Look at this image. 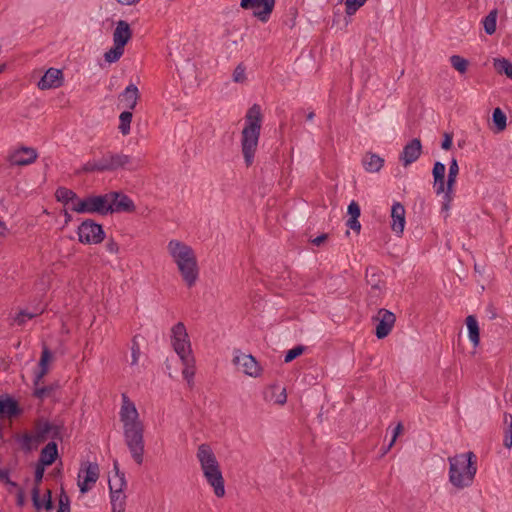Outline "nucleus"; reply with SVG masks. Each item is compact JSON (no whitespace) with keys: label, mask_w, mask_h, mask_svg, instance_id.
<instances>
[{"label":"nucleus","mask_w":512,"mask_h":512,"mask_svg":"<svg viewBox=\"0 0 512 512\" xmlns=\"http://www.w3.org/2000/svg\"><path fill=\"white\" fill-rule=\"evenodd\" d=\"M63 430V424L53 423L41 417L34 421L32 433L17 434L15 437L21 449L30 452L48 439L62 441Z\"/></svg>","instance_id":"obj_1"},{"label":"nucleus","mask_w":512,"mask_h":512,"mask_svg":"<svg viewBox=\"0 0 512 512\" xmlns=\"http://www.w3.org/2000/svg\"><path fill=\"white\" fill-rule=\"evenodd\" d=\"M262 123L261 108L253 104L246 113L245 126L241 132V149L246 166H251L258 147Z\"/></svg>","instance_id":"obj_2"},{"label":"nucleus","mask_w":512,"mask_h":512,"mask_svg":"<svg viewBox=\"0 0 512 512\" xmlns=\"http://www.w3.org/2000/svg\"><path fill=\"white\" fill-rule=\"evenodd\" d=\"M168 252L176 263L185 284L191 288L199 276L197 260L193 249L179 240H171L167 246Z\"/></svg>","instance_id":"obj_3"},{"label":"nucleus","mask_w":512,"mask_h":512,"mask_svg":"<svg viewBox=\"0 0 512 512\" xmlns=\"http://www.w3.org/2000/svg\"><path fill=\"white\" fill-rule=\"evenodd\" d=\"M449 481L459 489L469 487L477 472L476 456L473 452L458 454L448 458Z\"/></svg>","instance_id":"obj_4"},{"label":"nucleus","mask_w":512,"mask_h":512,"mask_svg":"<svg viewBox=\"0 0 512 512\" xmlns=\"http://www.w3.org/2000/svg\"><path fill=\"white\" fill-rule=\"evenodd\" d=\"M197 459L207 483L213 488L214 494L221 498L225 495V481L219 462L208 444H201L197 449Z\"/></svg>","instance_id":"obj_5"},{"label":"nucleus","mask_w":512,"mask_h":512,"mask_svg":"<svg viewBox=\"0 0 512 512\" xmlns=\"http://www.w3.org/2000/svg\"><path fill=\"white\" fill-rule=\"evenodd\" d=\"M133 164L134 161L131 158V156L126 155L124 153H114L112 151H107L101 156L100 159L90 160L86 162L82 166L81 172L103 173L116 171L120 168L132 170L136 168V166H134Z\"/></svg>","instance_id":"obj_6"},{"label":"nucleus","mask_w":512,"mask_h":512,"mask_svg":"<svg viewBox=\"0 0 512 512\" xmlns=\"http://www.w3.org/2000/svg\"><path fill=\"white\" fill-rule=\"evenodd\" d=\"M125 443L133 460L141 465L144 456V426L143 424H126L123 427Z\"/></svg>","instance_id":"obj_7"},{"label":"nucleus","mask_w":512,"mask_h":512,"mask_svg":"<svg viewBox=\"0 0 512 512\" xmlns=\"http://www.w3.org/2000/svg\"><path fill=\"white\" fill-rule=\"evenodd\" d=\"M108 197V193L103 195H91L82 200H78L71 209L77 213H98L100 215H108L111 214Z\"/></svg>","instance_id":"obj_8"},{"label":"nucleus","mask_w":512,"mask_h":512,"mask_svg":"<svg viewBox=\"0 0 512 512\" xmlns=\"http://www.w3.org/2000/svg\"><path fill=\"white\" fill-rule=\"evenodd\" d=\"M171 342L174 351L179 356L180 360L191 362L192 349L189 336L184 323L178 322L171 329Z\"/></svg>","instance_id":"obj_9"},{"label":"nucleus","mask_w":512,"mask_h":512,"mask_svg":"<svg viewBox=\"0 0 512 512\" xmlns=\"http://www.w3.org/2000/svg\"><path fill=\"white\" fill-rule=\"evenodd\" d=\"M79 241L83 244H99L105 239L102 226L92 219L84 220L77 230Z\"/></svg>","instance_id":"obj_10"},{"label":"nucleus","mask_w":512,"mask_h":512,"mask_svg":"<svg viewBox=\"0 0 512 512\" xmlns=\"http://www.w3.org/2000/svg\"><path fill=\"white\" fill-rule=\"evenodd\" d=\"M275 5V0H241L240 6L243 9H255L253 15L261 22H267Z\"/></svg>","instance_id":"obj_11"},{"label":"nucleus","mask_w":512,"mask_h":512,"mask_svg":"<svg viewBox=\"0 0 512 512\" xmlns=\"http://www.w3.org/2000/svg\"><path fill=\"white\" fill-rule=\"evenodd\" d=\"M377 322L375 328V335L378 339L387 337L392 328L394 327L396 317L395 314L387 309H380L377 315L373 318Z\"/></svg>","instance_id":"obj_12"},{"label":"nucleus","mask_w":512,"mask_h":512,"mask_svg":"<svg viewBox=\"0 0 512 512\" xmlns=\"http://www.w3.org/2000/svg\"><path fill=\"white\" fill-rule=\"evenodd\" d=\"M108 196L111 214L120 212L131 213L135 211L136 206L133 200L122 192L111 191L108 193Z\"/></svg>","instance_id":"obj_13"},{"label":"nucleus","mask_w":512,"mask_h":512,"mask_svg":"<svg viewBox=\"0 0 512 512\" xmlns=\"http://www.w3.org/2000/svg\"><path fill=\"white\" fill-rule=\"evenodd\" d=\"M119 414L123 427H126V424H143L139 420V413L135 404L130 401L126 394H122V406Z\"/></svg>","instance_id":"obj_14"},{"label":"nucleus","mask_w":512,"mask_h":512,"mask_svg":"<svg viewBox=\"0 0 512 512\" xmlns=\"http://www.w3.org/2000/svg\"><path fill=\"white\" fill-rule=\"evenodd\" d=\"M421 153V141L418 138H414L404 146L403 151L400 154L399 160L402 162L403 166L407 167L408 165L418 160Z\"/></svg>","instance_id":"obj_15"},{"label":"nucleus","mask_w":512,"mask_h":512,"mask_svg":"<svg viewBox=\"0 0 512 512\" xmlns=\"http://www.w3.org/2000/svg\"><path fill=\"white\" fill-rule=\"evenodd\" d=\"M38 157L37 151L31 147L22 146L9 156L12 165L26 166L32 164Z\"/></svg>","instance_id":"obj_16"},{"label":"nucleus","mask_w":512,"mask_h":512,"mask_svg":"<svg viewBox=\"0 0 512 512\" xmlns=\"http://www.w3.org/2000/svg\"><path fill=\"white\" fill-rule=\"evenodd\" d=\"M63 80L62 70L57 68H49L39 80L37 86L41 90L59 88L63 85Z\"/></svg>","instance_id":"obj_17"},{"label":"nucleus","mask_w":512,"mask_h":512,"mask_svg":"<svg viewBox=\"0 0 512 512\" xmlns=\"http://www.w3.org/2000/svg\"><path fill=\"white\" fill-rule=\"evenodd\" d=\"M19 403L9 395L0 396V415L7 418H15L22 414Z\"/></svg>","instance_id":"obj_18"},{"label":"nucleus","mask_w":512,"mask_h":512,"mask_svg":"<svg viewBox=\"0 0 512 512\" xmlns=\"http://www.w3.org/2000/svg\"><path fill=\"white\" fill-rule=\"evenodd\" d=\"M234 363L242 368L243 372L249 376L257 377L260 373L258 362L252 355L242 354L234 358Z\"/></svg>","instance_id":"obj_19"},{"label":"nucleus","mask_w":512,"mask_h":512,"mask_svg":"<svg viewBox=\"0 0 512 512\" xmlns=\"http://www.w3.org/2000/svg\"><path fill=\"white\" fill-rule=\"evenodd\" d=\"M131 37L132 30L130 28V25L124 20H119L113 32L114 44L125 48L126 44L129 42Z\"/></svg>","instance_id":"obj_20"},{"label":"nucleus","mask_w":512,"mask_h":512,"mask_svg":"<svg viewBox=\"0 0 512 512\" xmlns=\"http://www.w3.org/2000/svg\"><path fill=\"white\" fill-rule=\"evenodd\" d=\"M392 224L391 229L397 234H402L405 227V208L399 203L395 202L391 209Z\"/></svg>","instance_id":"obj_21"},{"label":"nucleus","mask_w":512,"mask_h":512,"mask_svg":"<svg viewBox=\"0 0 512 512\" xmlns=\"http://www.w3.org/2000/svg\"><path fill=\"white\" fill-rule=\"evenodd\" d=\"M99 466L97 463L88 462L85 468L81 469L80 472H84V480L79 483V488L82 493H86L90 487L89 483H95L99 478Z\"/></svg>","instance_id":"obj_22"},{"label":"nucleus","mask_w":512,"mask_h":512,"mask_svg":"<svg viewBox=\"0 0 512 512\" xmlns=\"http://www.w3.org/2000/svg\"><path fill=\"white\" fill-rule=\"evenodd\" d=\"M138 99L139 90L135 84L128 85L119 95V101L123 103L125 108L130 110L135 109Z\"/></svg>","instance_id":"obj_23"},{"label":"nucleus","mask_w":512,"mask_h":512,"mask_svg":"<svg viewBox=\"0 0 512 512\" xmlns=\"http://www.w3.org/2000/svg\"><path fill=\"white\" fill-rule=\"evenodd\" d=\"M114 475L109 478V490L110 493L123 492L127 486L125 474L119 470V464L117 460L113 462Z\"/></svg>","instance_id":"obj_24"},{"label":"nucleus","mask_w":512,"mask_h":512,"mask_svg":"<svg viewBox=\"0 0 512 512\" xmlns=\"http://www.w3.org/2000/svg\"><path fill=\"white\" fill-rule=\"evenodd\" d=\"M445 171L446 167L442 162H435L432 175L434 178V188L437 195L444 193L445 191Z\"/></svg>","instance_id":"obj_25"},{"label":"nucleus","mask_w":512,"mask_h":512,"mask_svg":"<svg viewBox=\"0 0 512 512\" xmlns=\"http://www.w3.org/2000/svg\"><path fill=\"white\" fill-rule=\"evenodd\" d=\"M58 458V446L55 441H50L40 452L38 463L49 466Z\"/></svg>","instance_id":"obj_26"},{"label":"nucleus","mask_w":512,"mask_h":512,"mask_svg":"<svg viewBox=\"0 0 512 512\" xmlns=\"http://www.w3.org/2000/svg\"><path fill=\"white\" fill-rule=\"evenodd\" d=\"M362 164L367 172H379L384 165V159L379 155L368 152L362 159Z\"/></svg>","instance_id":"obj_27"},{"label":"nucleus","mask_w":512,"mask_h":512,"mask_svg":"<svg viewBox=\"0 0 512 512\" xmlns=\"http://www.w3.org/2000/svg\"><path fill=\"white\" fill-rule=\"evenodd\" d=\"M52 354L47 347H44L39 361V371L33 380L34 386H38L43 377L48 373V362L51 360Z\"/></svg>","instance_id":"obj_28"},{"label":"nucleus","mask_w":512,"mask_h":512,"mask_svg":"<svg viewBox=\"0 0 512 512\" xmlns=\"http://www.w3.org/2000/svg\"><path fill=\"white\" fill-rule=\"evenodd\" d=\"M467 329H468V337L472 342L474 347H477L480 342V329L478 325V321L475 315H469L465 320Z\"/></svg>","instance_id":"obj_29"},{"label":"nucleus","mask_w":512,"mask_h":512,"mask_svg":"<svg viewBox=\"0 0 512 512\" xmlns=\"http://www.w3.org/2000/svg\"><path fill=\"white\" fill-rule=\"evenodd\" d=\"M32 501L33 505L37 508H45L47 511H50L53 509V502H52V496L51 491L47 490L46 494L44 495V500H40V491L38 487H34L32 489Z\"/></svg>","instance_id":"obj_30"},{"label":"nucleus","mask_w":512,"mask_h":512,"mask_svg":"<svg viewBox=\"0 0 512 512\" xmlns=\"http://www.w3.org/2000/svg\"><path fill=\"white\" fill-rule=\"evenodd\" d=\"M366 283L370 288L385 287V281L382 274L376 267H368L366 269Z\"/></svg>","instance_id":"obj_31"},{"label":"nucleus","mask_w":512,"mask_h":512,"mask_svg":"<svg viewBox=\"0 0 512 512\" xmlns=\"http://www.w3.org/2000/svg\"><path fill=\"white\" fill-rule=\"evenodd\" d=\"M56 200L67 205L70 202L77 201L78 202V196L77 194L72 191L71 189H68L66 187H59L57 188L55 192Z\"/></svg>","instance_id":"obj_32"},{"label":"nucleus","mask_w":512,"mask_h":512,"mask_svg":"<svg viewBox=\"0 0 512 512\" xmlns=\"http://www.w3.org/2000/svg\"><path fill=\"white\" fill-rule=\"evenodd\" d=\"M459 174V165L456 160V158H452L449 164V170H448V179L447 182H445V188H447L449 191L454 190V185L456 183L457 176Z\"/></svg>","instance_id":"obj_33"},{"label":"nucleus","mask_w":512,"mask_h":512,"mask_svg":"<svg viewBox=\"0 0 512 512\" xmlns=\"http://www.w3.org/2000/svg\"><path fill=\"white\" fill-rule=\"evenodd\" d=\"M43 312L41 311H35V312H29L25 309L20 310L13 318L11 325H17V326H23L27 322V320H31L38 315H40Z\"/></svg>","instance_id":"obj_34"},{"label":"nucleus","mask_w":512,"mask_h":512,"mask_svg":"<svg viewBox=\"0 0 512 512\" xmlns=\"http://www.w3.org/2000/svg\"><path fill=\"white\" fill-rule=\"evenodd\" d=\"M498 10H491L488 15L483 19V27L488 35H492L496 31Z\"/></svg>","instance_id":"obj_35"},{"label":"nucleus","mask_w":512,"mask_h":512,"mask_svg":"<svg viewBox=\"0 0 512 512\" xmlns=\"http://www.w3.org/2000/svg\"><path fill=\"white\" fill-rule=\"evenodd\" d=\"M492 121L495 125L496 132H502L507 126V117L501 108L497 107L493 110Z\"/></svg>","instance_id":"obj_36"},{"label":"nucleus","mask_w":512,"mask_h":512,"mask_svg":"<svg viewBox=\"0 0 512 512\" xmlns=\"http://www.w3.org/2000/svg\"><path fill=\"white\" fill-rule=\"evenodd\" d=\"M57 385L51 384L44 387L34 386L33 397L40 401H44L46 398L52 397Z\"/></svg>","instance_id":"obj_37"},{"label":"nucleus","mask_w":512,"mask_h":512,"mask_svg":"<svg viewBox=\"0 0 512 512\" xmlns=\"http://www.w3.org/2000/svg\"><path fill=\"white\" fill-rule=\"evenodd\" d=\"M110 498L113 512L125 511L126 495L124 492L110 493Z\"/></svg>","instance_id":"obj_38"},{"label":"nucleus","mask_w":512,"mask_h":512,"mask_svg":"<svg viewBox=\"0 0 512 512\" xmlns=\"http://www.w3.org/2000/svg\"><path fill=\"white\" fill-rule=\"evenodd\" d=\"M494 67L499 74H505L512 79V62L506 58L495 59Z\"/></svg>","instance_id":"obj_39"},{"label":"nucleus","mask_w":512,"mask_h":512,"mask_svg":"<svg viewBox=\"0 0 512 512\" xmlns=\"http://www.w3.org/2000/svg\"><path fill=\"white\" fill-rule=\"evenodd\" d=\"M132 117L133 115L132 112L130 111H123L119 116L120 124L118 128L121 134L124 136L130 133V124L132 121Z\"/></svg>","instance_id":"obj_40"},{"label":"nucleus","mask_w":512,"mask_h":512,"mask_svg":"<svg viewBox=\"0 0 512 512\" xmlns=\"http://www.w3.org/2000/svg\"><path fill=\"white\" fill-rule=\"evenodd\" d=\"M184 369L182 371L184 379L187 380L188 384L191 385L193 383V377L195 374V358L191 356V362H186L185 360H181Z\"/></svg>","instance_id":"obj_41"},{"label":"nucleus","mask_w":512,"mask_h":512,"mask_svg":"<svg viewBox=\"0 0 512 512\" xmlns=\"http://www.w3.org/2000/svg\"><path fill=\"white\" fill-rule=\"evenodd\" d=\"M450 63L452 67L461 74H464L467 71L469 65L468 60L459 55H452L450 57Z\"/></svg>","instance_id":"obj_42"},{"label":"nucleus","mask_w":512,"mask_h":512,"mask_svg":"<svg viewBox=\"0 0 512 512\" xmlns=\"http://www.w3.org/2000/svg\"><path fill=\"white\" fill-rule=\"evenodd\" d=\"M123 54H124V48L114 44V46L111 49H109L107 52H105L104 58H105V61H107L108 63H113V62L118 61Z\"/></svg>","instance_id":"obj_43"},{"label":"nucleus","mask_w":512,"mask_h":512,"mask_svg":"<svg viewBox=\"0 0 512 512\" xmlns=\"http://www.w3.org/2000/svg\"><path fill=\"white\" fill-rule=\"evenodd\" d=\"M367 0H346L345 1V12L347 15L351 16L356 13V11L362 7Z\"/></svg>","instance_id":"obj_44"},{"label":"nucleus","mask_w":512,"mask_h":512,"mask_svg":"<svg viewBox=\"0 0 512 512\" xmlns=\"http://www.w3.org/2000/svg\"><path fill=\"white\" fill-rule=\"evenodd\" d=\"M384 290H385V287H381V288H370L369 292H368V304L369 305H372V304H377L378 303V300L382 297V295L384 294Z\"/></svg>","instance_id":"obj_45"},{"label":"nucleus","mask_w":512,"mask_h":512,"mask_svg":"<svg viewBox=\"0 0 512 512\" xmlns=\"http://www.w3.org/2000/svg\"><path fill=\"white\" fill-rule=\"evenodd\" d=\"M140 345L138 342V335L134 336L131 345V365H136L140 356Z\"/></svg>","instance_id":"obj_46"},{"label":"nucleus","mask_w":512,"mask_h":512,"mask_svg":"<svg viewBox=\"0 0 512 512\" xmlns=\"http://www.w3.org/2000/svg\"><path fill=\"white\" fill-rule=\"evenodd\" d=\"M305 349L306 348L304 346H302V345L295 346L294 348H292L289 351H287V353L285 355V358H284V361L286 363H289V362L293 361L298 356L302 355L303 352L305 351Z\"/></svg>","instance_id":"obj_47"},{"label":"nucleus","mask_w":512,"mask_h":512,"mask_svg":"<svg viewBox=\"0 0 512 512\" xmlns=\"http://www.w3.org/2000/svg\"><path fill=\"white\" fill-rule=\"evenodd\" d=\"M57 512H71L69 496L62 489L59 496V507Z\"/></svg>","instance_id":"obj_48"},{"label":"nucleus","mask_w":512,"mask_h":512,"mask_svg":"<svg viewBox=\"0 0 512 512\" xmlns=\"http://www.w3.org/2000/svg\"><path fill=\"white\" fill-rule=\"evenodd\" d=\"M245 79V67L242 64H239L233 72V80L237 83H242Z\"/></svg>","instance_id":"obj_49"},{"label":"nucleus","mask_w":512,"mask_h":512,"mask_svg":"<svg viewBox=\"0 0 512 512\" xmlns=\"http://www.w3.org/2000/svg\"><path fill=\"white\" fill-rule=\"evenodd\" d=\"M44 472H45V465H42L37 462L36 467H35V475H34V482H35L34 487H38L39 484L42 482Z\"/></svg>","instance_id":"obj_50"},{"label":"nucleus","mask_w":512,"mask_h":512,"mask_svg":"<svg viewBox=\"0 0 512 512\" xmlns=\"http://www.w3.org/2000/svg\"><path fill=\"white\" fill-rule=\"evenodd\" d=\"M272 389L280 390L279 394L275 398V403L279 405H283L287 401V394L285 388H280L279 386H272Z\"/></svg>","instance_id":"obj_51"},{"label":"nucleus","mask_w":512,"mask_h":512,"mask_svg":"<svg viewBox=\"0 0 512 512\" xmlns=\"http://www.w3.org/2000/svg\"><path fill=\"white\" fill-rule=\"evenodd\" d=\"M503 445L507 449L512 447V427H505Z\"/></svg>","instance_id":"obj_52"},{"label":"nucleus","mask_w":512,"mask_h":512,"mask_svg":"<svg viewBox=\"0 0 512 512\" xmlns=\"http://www.w3.org/2000/svg\"><path fill=\"white\" fill-rule=\"evenodd\" d=\"M105 249L111 254H117L119 252V245L114 239L110 238L105 244Z\"/></svg>","instance_id":"obj_53"},{"label":"nucleus","mask_w":512,"mask_h":512,"mask_svg":"<svg viewBox=\"0 0 512 512\" xmlns=\"http://www.w3.org/2000/svg\"><path fill=\"white\" fill-rule=\"evenodd\" d=\"M360 206L356 201H352L348 206V214L350 217L359 218L360 216Z\"/></svg>","instance_id":"obj_54"},{"label":"nucleus","mask_w":512,"mask_h":512,"mask_svg":"<svg viewBox=\"0 0 512 512\" xmlns=\"http://www.w3.org/2000/svg\"><path fill=\"white\" fill-rule=\"evenodd\" d=\"M444 202L442 204V210H449L450 203L453 200V191H449L447 188H445L444 191Z\"/></svg>","instance_id":"obj_55"},{"label":"nucleus","mask_w":512,"mask_h":512,"mask_svg":"<svg viewBox=\"0 0 512 512\" xmlns=\"http://www.w3.org/2000/svg\"><path fill=\"white\" fill-rule=\"evenodd\" d=\"M453 143V135L451 133H444V139L441 143V148L444 150H449L452 147Z\"/></svg>","instance_id":"obj_56"},{"label":"nucleus","mask_w":512,"mask_h":512,"mask_svg":"<svg viewBox=\"0 0 512 512\" xmlns=\"http://www.w3.org/2000/svg\"><path fill=\"white\" fill-rule=\"evenodd\" d=\"M346 225H347L350 229H352V230H354V231H357V232H359V231H360V229H361V224H360V222L358 221V218H355V217H350V218L348 219V221H347Z\"/></svg>","instance_id":"obj_57"},{"label":"nucleus","mask_w":512,"mask_h":512,"mask_svg":"<svg viewBox=\"0 0 512 512\" xmlns=\"http://www.w3.org/2000/svg\"><path fill=\"white\" fill-rule=\"evenodd\" d=\"M402 430H403V425L401 423H398L397 426L393 430V436H392V439L387 447V450H389L394 445V443L397 439V436L402 432Z\"/></svg>","instance_id":"obj_58"},{"label":"nucleus","mask_w":512,"mask_h":512,"mask_svg":"<svg viewBox=\"0 0 512 512\" xmlns=\"http://www.w3.org/2000/svg\"><path fill=\"white\" fill-rule=\"evenodd\" d=\"M328 238V234H321L320 236H317L316 238H314L311 242L316 245V246H320L323 242H325Z\"/></svg>","instance_id":"obj_59"},{"label":"nucleus","mask_w":512,"mask_h":512,"mask_svg":"<svg viewBox=\"0 0 512 512\" xmlns=\"http://www.w3.org/2000/svg\"><path fill=\"white\" fill-rule=\"evenodd\" d=\"M503 423L505 427H512V414L504 413L503 415Z\"/></svg>","instance_id":"obj_60"},{"label":"nucleus","mask_w":512,"mask_h":512,"mask_svg":"<svg viewBox=\"0 0 512 512\" xmlns=\"http://www.w3.org/2000/svg\"><path fill=\"white\" fill-rule=\"evenodd\" d=\"M9 479V472L5 469H0V480H6Z\"/></svg>","instance_id":"obj_61"},{"label":"nucleus","mask_w":512,"mask_h":512,"mask_svg":"<svg viewBox=\"0 0 512 512\" xmlns=\"http://www.w3.org/2000/svg\"><path fill=\"white\" fill-rule=\"evenodd\" d=\"M118 3L122 5H133L138 3L140 0H116Z\"/></svg>","instance_id":"obj_62"},{"label":"nucleus","mask_w":512,"mask_h":512,"mask_svg":"<svg viewBox=\"0 0 512 512\" xmlns=\"http://www.w3.org/2000/svg\"><path fill=\"white\" fill-rule=\"evenodd\" d=\"M6 231L7 228L5 223L0 221V237H4L6 235Z\"/></svg>","instance_id":"obj_63"},{"label":"nucleus","mask_w":512,"mask_h":512,"mask_svg":"<svg viewBox=\"0 0 512 512\" xmlns=\"http://www.w3.org/2000/svg\"><path fill=\"white\" fill-rule=\"evenodd\" d=\"M474 269H475V271H476V272H478L479 274H481V273H483V271H484V266H481V265H479V264H477V263H476V264L474 265Z\"/></svg>","instance_id":"obj_64"}]
</instances>
